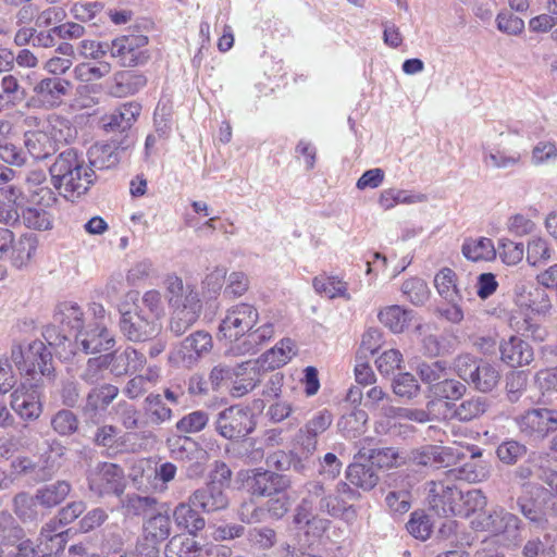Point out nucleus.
Masks as SVG:
<instances>
[{
	"mask_svg": "<svg viewBox=\"0 0 557 557\" xmlns=\"http://www.w3.org/2000/svg\"><path fill=\"white\" fill-rule=\"evenodd\" d=\"M488 407L487 399L481 396L471 397L460 405H455L456 419L459 421H471L482 416Z\"/></svg>",
	"mask_w": 557,
	"mask_h": 557,
	"instance_id": "42",
	"label": "nucleus"
},
{
	"mask_svg": "<svg viewBox=\"0 0 557 557\" xmlns=\"http://www.w3.org/2000/svg\"><path fill=\"white\" fill-rule=\"evenodd\" d=\"M10 359L21 374L33 376L40 373L51 377L54 371L51 352L38 339L30 343L13 342Z\"/></svg>",
	"mask_w": 557,
	"mask_h": 557,
	"instance_id": "3",
	"label": "nucleus"
},
{
	"mask_svg": "<svg viewBox=\"0 0 557 557\" xmlns=\"http://www.w3.org/2000/svg\"><path fill=\"white\" fill-rule=\"evenodd\" d=\"M112 355V369L115 375L126 374L128 372H137L146 364V357L133 347L125 348L120 354Z\"/></svg>",
	"mask_w": 557,
	"mask_h": 557,
	"instance_id": "26",
	"label": "nucleus"
},
{
	"mask_svg": "<svg viewBox=\"0 0 557 557\" xmlns=\"http://www.w3.org/2000/svg\"><path fill=\"white\" fill-rule=\"evenodd\" d=\"M406 527L412 536L422 541L429 539L432 532L430 519L423 512H412Z\"/></svg>",
	"mask_w": 557,
	"mask_h": 557,
	"instance_id": "61",
	"label": "nucleus"
},
{
	"mask_svg": "<svg viewBox=\"0 0 557 557\" xmlns=\"http://www.w3.org/2000/svg\"><path fill=\"white\" fill-rule=\"evenodd\" d=\"M309 508V502L307 499H304L302 503L297 508V512L295 515L294 520L298 524L305 523L308 527V533L310 532V530H314V533L319 535L326 530L329 521L317 517H312L310 519Z\"/></svg>",
	"mask_w": 557,
	"mask_h": 557,
	"instance_id": "56",
	"label": "nucleus"
},
{
	"mask_svg": "<svg viewBox=\"0 0 557 557\" xmlns=\"http://www.w3.org/2000/svg\"><path fill=\"white\" fill-rule=\"evenodd\" d=\"M200 552L196 540L184 535L173 536L164 549L165 557H198Z\"/></svg>",
	"mask_w": 557,
	"mask_h": 557,
	"instance_id": "36",
	"label": "nucleus"
},
{
	"mask_svg": "<svg viewBox=\"0 0 557 557\" xmlns=\"http://www.w3.org/2000/svg\"><path fill=\"white\" fill-rule=\"evenodd\" d=\"M25 536L24 530L8 511H0V548L14 546Z\"/></svg>",
	"mask_w": 557,
	"mask_h": 557,
	"instance_id": "34",
	"label": "nucleus"
},
{
	"mask_svg": "<svg viewBox=\"0 0 557 557\" xmlns=\"http://www.w3.org/2000/svg\"><path fill=\"white\" fill-rule=\"evenodd\" d=\"M367 421L368 413L364 410L355 409L339 420L338 426L348 437H356L363 432Z\"/></svg>",
	"mask_w": 557,
	"mask_h": 557,
	"instance_id": "50",
	"label": "nucleus"
},
{
	"mask_svg": "<svg viewBox=\"0 0 557 557\" xmlns=\"http://www.w3.org/2000/svg\"><path fill=\"white\" fill-rule=\"evenodd\" d=\"M50 182L64 199L72 202L85 196L96 182L92 168H88L83 154L67 148L49 165Z\"/></svg>",
	"mask_w": 557,
	"mask_h": 557,
	"instance_id": "2",
	"label": "nucleus"
},
{
	"mask_svg": "<svg viewBox=\"0 0 557 557\" xmlns=\"http://www.w3.org/2000/svg\"><path fill=\"white\" fill-rule=\"evenodd\" d=\"M89 487L91 491L103 494L120 495L124 491L123 472L114 463L103 462L90 473Z\"/></svg>",
	"mask_w": 557,
	"mask_h": 557,
	"instance_id": "14",
	"label": "nucleus"
},
{
	"mask_svg": "<svg viewBox=\"0 0 557 557\" xmlns=\"http://www.w3.org/2000/svg\"><path fill=\"white\" fill-rule=\"evenodd\" d=\"M37 250V239L34 235H23L16 242L14 240L11 249V260L15 268L26 265Z\"/></svg>",
	"mask_w": 557,
	"mask_h": 557,
	"instance_id": "37",
	"label": "nucleus"
},
{
	"mask_svg": "<svg viewBox=\"0 0 557 557\" xmlns=\"http://www.w3.org/2000/svg\"><path fill=\"white\" fill-rule=\"evenodd\" d=\"M91 440L96 446L107 449H115L124 444L121 431L111 424L98 426Z\"/></svg>",
	"mask_w": 557,
	"mask_h": 557,
	"instance_id": "43",
	"label": "nucleus"
},
{
	"mask_svg": "<svg viewBox=\"0 0 557 557\" xmlns=\"http://www.w3.org/2000/svg\"><path fill=\"white\" fill-rule=\"evenodd\" d=\"M552 249L547 242L541 237L532 238L528 244L527 261L532 267H537L550 259Z\"/></svg>",
	"mask_w": 557,
	"mask_h": 557,
	"instance_id": "53",
	"label": "nucleus"
},
{
	"mask_svg": "<svg viewBox=\"0 0 557 557\" xmlns=\"http://www.w3.org/2000/svg\"><path fill=\"white\" fill-rule=\"evenodd\" d=\"M393 391L397 396L410 399L418 395L420 386L411 373L405 372L394 379Z\"/></svg>",
	"mask_w": 557,
	"mask_h": 557,
	"instance_id": "60",
	"label": "nucleus"
},
{
	"mask_svg": "<svg viewBox=\"0 0 557 557\" xmlns=\"http://www.w3.org/2000/svg\"><path fill=\"white\" fill-rule=\"evenodd\" d=\"M14 512L24 521L34 520L37 517V499L26 493H20L14 497Z\"/></svg>",
	"mask_w": 557,
	"mask_h": 557,
	"instance_id": "63",
	"label": "nucleus"
},
{
	"mask_svg": "<svg viewBox=\"0 0 557 557\" xmlns=\"http://www.w3.org/2000/svg\"><path fill=\"white\" fill-rule=\"evenodd\" d=\"M295 355V343L290 338L282 339L275 347L261 356L259 366L263 369H275L286 364Z\"/></svg>",
	"mask_w": 557,
	"mask_h": 557,
	"instance_id": "28",
	"label": "nucleus"
},
{
	"mask_svg": "<svg viewBox=\"0 0 557 557\" xmlns=\"http://www.w3.org/2000/svg\"><path fill=\"white\" fill-rule=\"evenodd\" d=\"M520 160L519 152L506 153L499 149L490 150L483 156L484 164L493 169H509L519 164Z\"/></svg>",
	"mask_w": 557,
	"mask_h": 557,
	"instance_id": "51",
	"label": "nucleus"
},
{
	"mask_svg": "<svg viewBox=\"0 0 557 557\" xmlns=\"http://www.w3.org/2000/svg\"><path fill=\"white\" fill-rule=\"evenodd\" d=\"M456 280V273L449 268L442 269L434 277V285L446 301H460L462 298Z\"/></svg>",
	"mask_w": 557,
	"mask_h": 557,
	"instance_id": "38",
	"label": "nucleus"
},
{
	"mask_svg": "<svg viewBox=\"0 0 557 557\" xmlns=\"http://www.w3.org/2000/svg\"><path fill=\"white\" fill-rule=\"evenodd\" d=\"M141 112V106L138 102L131 101L121 104L111 113L101 117L102 127L107 132H126L136 122Z\"/></svg>",
	"mask_w": 557,
	"mask_h": 557,
	"instance_id": "17",
	"label": "nucleus"
},
{
	"mask_svg": "<svg viewBox=\"0 0 557 557\" xmlns=\"http://www.w3.org/2000/svg\"><path fill=\"white\" fill-rule=\"evenodd\" d=\"M481 455H471L470 461L462 466L450 468L446 474L449 479L462 480L468 482L481 481L485 478V472L482 468H478L476 458Z\"/></svg>",
	"mask_w": 557,
	"mask_h": 557,
	"instance_id": "44",
	"label": "nucleus"
},
{
	"mask_svg": "<svg viewBox=\"0 0 557 557\" xmlns=\"http://www.w3.org/2000/svg\"><path fill=\"white\" fill-rule=\"evenodd\" d=\"M22 216L24 224L29 228L47 231L52 227L51 214L42 207H28Z\"/></svg>",
	"mask_w": 557,
	"mask_h": 557,
	"instance_id": "46",
	"label": "nucleus"
},
{
	"mask_svg": "<svg viewBox=\"0 0 557 557\" xmlns=\"http://www.w3.org/2000/svg\"><path fill=\"white\" fill-rule=\"evenodd\" d=\"M401 290L414 305H422L429 298V287L426 283L419 277H411L405 281Z\"/></svg>",
	"mask_w": 557,
	"mask_h": 557,
	"instance_id": "55",
	"label": "nucleus"
},
{
	"mask_svg": "<svg viewBox=\"0 0 557 557\" xmlns=\"http://www.w3.org/2000/svg\"><path fill=\"white\" fill-rule=\"evenodd\" d=\"M71 89L72 83L65 78L46 77L34 87L32 101L38 108L55 109L63 103Z\"/></svg>",
	"mask_w": 557,
	"mask_h": 557,
	"instance_id": "9",
	"label": "nucleus"
},
{
	"mask_svg": "<svg viewBox=\"0 0 557 557\" xmlns=\"http://www.w3.org/2000/svg\"><path fill=\"white\" fill-rule=\"evenodd\" d=\"M499 257L509 265L519 263L524 256V246L522 243H515L510 239H500L498 246Z\"/></svg>",
	"mask_w": 557,
	"mask_h": 557,
	"instance_id": "62",
	"label": "nucleus"
},
{
	"mask_svg": "<svg viewBox=\"0 0 557 557\" xmlns=\"http://www.w3.org/2000/svg\"><path fill=\"white\" fill-rule=\"evenodd\" d=\"M112 355L106 354L95 358H89L79 377L87 384H96L104 379V372L111 364Z\"/></svg>",
	"mask_w": 557,
	"mask_h": 557,
	"instance_id": "40",
	"label": "nucleus"
},
{
	"mask_svg": "<svg viewBox=\"0 0 557 557\" xmlns=\"http://www.w3.org/2000/svg\"><path fill=\"white\" fill-rule=\"evenodd\" d=\"M29 154L36 160H46L58 150L55 143L47 132H27L24 140Z\"/></svg>",
	"mask_w": 557,
	"mask_h": 557,
	"instance_id": "25",
	"label": "nucleus"
},
{
	"mask_svg": "<svg viewBox=\"0 0 557 557\" xmlns=\"http://www.w3.org/2000/svg\"><path fill=\"white\" fill-rule=\"evenodd\" d=\"M47 182V175L44 170H30L26 175V184L29 189L37 188L34 194L39 197L38 203L44 207H51L57 202V196L48 186H42Z\"/></svg>",
	"mask_w": 557,
	"mask_h": 557,
	"instance_id": "32",
	"label": "nucleus"
},
{
	"mask_svg": "<svg viewBox=\"0 0 557 557\" xmlns=\"http://www.w3.org/2000/svg\"><path fill=\"white\" fill-rule=\"evenodd\" d=\"M469 384L482 393L493 391L499 383L500 372L495 364L481 360Z\"/></svg>",
	"mask_w": 557,
	"mask_h": 557,
	"instance_id": "30",
	"label": "nucleus"
},
{
	"mask_svg": "<svg viewBox=\"0 0 557 557\" xmlns=\"http://www.w3.org/2000/svg\"><path fill=\"white\" fill-rule=\"evenodd\" d=\"M121 150L122 149H120L119 147H113L112 145L109 144H95L88 149L87 166L92 168L95 174L96 170H106L114 168L120 161Z\"/></svg>",
	"mask_w": 557,
	"mask_h": 557,
	"instance_id": "24",
	"label": "nucleus"
},
{
	"mask_svg": "<svg viewBox=\"0 0 557 557\" xmlns=\"http://www.w3.org/2000/svg\"><path fill=\"white\" fill-rule=\"evenodd\" d=\"M114 344V337L101 323H97L95 327L89 325L86 330L83 329L75 335L76 347L85 354L107 351L110 350Z\"/></svg>",
	"mask_w": 557,
	"mask_h": 557,
	"instance_id": "15",
	"label": "nucleus"
},
{
	"mask_svg": "<svg viewBox=\"0 0 557 557\" xmlns=\"http://www.w3.org/2000/svg\"><path fill=\"white\" fill-rule=\"evenodd\" d=\"M70 492L71 485L69 482L58 481L37 490L36 499L41 506L51 508L63 502Z\"/></svg>",
	"mask_w": 557,
	"mask_h": 557,
	"instance_id": "33",
	"label": "nucleus"
},
{
	"mask_svg": "<svg viewBox=\"0 0 557 557\" xmlns=\"http://www.w3.org/2000/svg\"><path fill=\"white\" fill-rule=\"evenodd\" d=\"M201 311L186 310V309H173L170 331L176 336L183 335L188 329H190L198 318Z\"/></svg>",
	"mask_w": 557,
	"mask_h": 557,
	"instance_id": "48",
	"label": "nucleus"
},
{
	"mask_svg": "<svg viewBox=\"0 0 557 557\" xmlns=\"http://www.w3.org/2000/svg\"><path fill=\"white\" fill-rule=\"evenodd\" d=\"M114 412L119 422L127 430H134L139 426L140 413L136 407L127 401H120L114 406Z\"/></svg>",
	"mask_w": 557,
	"mask_h": 557,
	"instance_id": "59",
	"label": "nucleus"
},
{
	"mask_svg": "<svg viewBox=\"0 0 557 557\" xmlns=\"http://www.w3.org/2000/svg\"><path fill=\"white\" fill-rule=\"evenodd\" d=\"M246 486L252 496L272 497L288 490L289 480L272 471L251 470L246 478Z\"/></svg>",
	"mask_w": 557,
	"mask_h": 557,
	"instance_id": "13",
	"label": "nucleus"
},
{
	"mask_svg": "<svg viewBox=\"0 0 557 557\" xmlns=\"http://www.w3.org/2000/svg\"><path fill=\"white\" fill-rule=\"evenodd\" d=\"M312 285L318 294L324 295L330 299H351V296L348 293L347 282L343 281L338 276L321 274L313 278Z\"/></svg>",
	"mask_w": 557,
	"mask_h": 557,
	"instance_id": "27",
	"label": "nucleus"
},
{
	"mask_svg": "<svg viewBox=\"0 0 557 557\" xmlns=\"http://www.w3.org/2000/svg\"><path fill=\"white\" fill-rule=\"evenodd\" d=\"M520 432L534 440L543 438L557 430V411L546 408L532 409L517 419Z\"/></svg>",
	"mask_w": 557,
	"mask_h": 557,
	"instance_id": "12",
	"label": "nucleus"
},
{
	"mask_svg": "<svg viewBox=\"0 0 557 557\" xmlns=\"http://www.w3.org/2000/svg\"><path fill=\"white\" fill-rule=\"evenodd\" d=\"M147 42V37L143 35L121 36L110 42V54L119 59L122 66H137L147 61V55L141 50Z\"/></svg>",
	"mask_w": 557,
	"mask_h": 557,
	"instance_id": "10",
	"label": "nucleus"
},
{
	"mask_svg": "<svg viewBox=\"0 0 557 557\" xmlns=\"http://www.w3.org/2000/svg\"><path fill=\"white\" fill-rule=\"evenodd\" d=\"M429 504L437 515L456 516L463 513V493L451 485L432 481L428 484Z\"/></svg>",
	"mask_w": 557,
	"mask_h": 557,
	"instance_id": "7",
	"label": "nucleus"
},
{
	"mask_svg": "<svg viewBox=\"0 0 557 557\" xmlns=\"http://www.w3.org/2000/svg\"><path fill=\"white\" fill-rule=\"evenodd\" d=\"M212 346V336L208 332L196 331L183 339L171 352L170 360L190 368L209 354Z\"/></svg>",
	"mask_w": 557,
	"mask_h": 557,
	"instance_id": "8",
	"label": "nucleus"
},
{
	"mask_svg": "<svg viewBox=\"0 0 557 557\" xmlns=\"http://www.w3.org/2000/svg\"><path fill=\"white\" fill-rule=\"evenodd\" d=\"M498 349L502 361L512 368L528 366L534 358L533 348L518 336H510L499 344Z\"/></svg>",
	"mask_w": 557,
	"mask_h": 557,
	"instance_id": "19",
	"label": "nucleus"
},
{
	"mask_svg": "<svg viewBox=\"0 0 557 557\" xmlns=\"http://www.w3.org/2000/svg\"><path fill=\"white\" fill-rule=\"evenodd\" d=\"M164 285L166 298L172 309L201 311L202 302L195 286L185 285L183 280L175 274L168 275Z\"/></svg>",
	"mask_w": 557,
	"mask_h": 557,
	"instance_id": "11",
	"label": "nucleus"
},
{
	"mask_svg": "<svg viewBox=\"0 0 557 557\" xmlns=\"http://www.w3.org/2000/svg\"><path fill=\"white\" fill-rule=\"evenodd\" d=\"M467 387L463 383L454 380L444 377L440 382L433 384L431 387V392L435 397L441 399H459L465 395Z\"/></svg>",
	"mask_w": 557,
	"mask_h": 557,
	"instance_id": "49",
	"label": "nucleus"
},
{
	"mask_svg": "<svg viewBox=\"0 0 557 557\" xmlns=\"http://www.w3.org/2000/svg\"><path fill=\"white\" fill-rule=\"evenodd\" d=\"M53 319L69 333H78L83 330L85 320L83 309L72 301H63L55 308Z\"/></svg>",
	"mask_w": 557,
	"mask_h": 557,
	"instance_id": "22",
	"label": "nucleus"
},
{
	"mask_svg": "<svg viewBox=\"0 0 557 557\" xmlns=\"http://www.w3.org/2000/svg\"><path fill=\"white\" fill-rule=\"evenodd\" d=\"M518 518L504 510L494 511L486 519V528L493 534L505 532L508 528H517Z\"/></svg>",
	"mask_w": 557,
	"mask_h": 557,
	"instance_id": "57",
	"label": "nucleus"
},
{
	"mask_svg": "<svg viewBox=\"0 0 557 557\" xmlns=\"http://www.w3.org/2000/svg\"><path fill=\"white\" fill-rule=\"evenodd\" d=\"M0 92L11 107L25 97V90L21 87L17 78L11 74L2 77Z\"/></svg>",
	"mask_w": 557,
	"mask_h": 557,
	"instance_id": "64",
	"label": "nucleus"
},
{
	"mask_svg": "<svg viewBox=\"0 0 557 557\" xmlns=\"http://www.w3.org/2000/svg\"><path fill=\"white\" fill-rule=\"evenodd\" d=\"M173 518L177 527L187 530L190 534L197 533L206 525L205 519L193 509L190 503L176 506Z\"/></svg>",
	"mask_w": 557,
	"mask_h": 557,
	"instance_id": "35",
	"label": "nucleus"
},
{
	"mask_svg": "<svg viewBox=\"0 0 557 557\" xmlns=\"http://www.w3.org/2000/svg\"><path fill=\"white\" fill-rule=\"evenodd\" d=\"M259 361H247L237 367L240 375H236L233 382L231 394L234 397H242L252 391L260 382Z\"/></svg>",
	"mask_w": 557,
	"mask_h": 557,
	"instance_id": "23",
	"label": "nucleus"
},
{
	"mask_svg": "<svg viewBox=\"0 0 557 557\" xmlns=\"http://www.w3.org/2000/svg\"><path fill=\"white\" fill-rule=\"evenodd\" d=\"M119 387L113 384H102L92 388L83 407V413L88 421L96 423V419L102 411H106L109 405L117 397Z\"/></svg>",
	"mask_w": 557,
	"mask_h": 557,
	"instance_id": "16",
	"label": "nucleus"
},
{
	"mask_svg": "<svg viewBox=\"0 0 557 557\" xmlns=\"http://www.w3.org/2000/svg\"><path fill=\"white\" fill-rule=\"evenodd\" d=\"M269 500L265 504V513L274 519H281L289 509L295 498L289 495L288 490L282 491L278 494H274L272 497H268Z\"/></svg>",
	"mask_w": 557,
	"mask_h": 557,
	"instance_id": "54",
	"label": "nucleus"
},
{
	"mask_svg": "<svg viewBox=\"0 0 557 557\" xmlns=\"http://www.w3.org/2000/svg\"><path fill=\"white\" fill-rule=\"evenodd\" d=\"M374 457L375 455H359V460L348 467L347 478L351 484L363 490H371L377 484L379 475L377 468L374 467Z\"/></svg>",
	"mask_w": 557,
	"mask_h": 557,
	"instance_id": "20",
	"label": "nucleus"
},
{
	"mask_svg": "<svg viewBox=\"0 0 557 557\" xmlns=\"http://www.w3.org/2000/svg\"><path fill=\"white\" fill-rule=\"evenodd\" d=\"M256 426L253 416L248 408L231 406L218 416L216 430L223 437L237 441L251 433Z\"/></svg>",
	"mask_w": 557,
	"mask_h": 557,
	"instance_id": "5",
	"label": "nucleus"
},
{
	"mask_svg": "<svg viewBox=\"0 0 557 557\" xmlns=\"http://www.w3.org/2000/svg\"><path fill=\"white\" fill-rule=\"evenodd\" d=\"M147 83L146 77L135 71H122L114 75L111 94L115 97H126L139 91Z\"/></svg>",
	"mask_w": 557,
	"mask_h": 557,
	"instance_id": "29",
	"label": "nucleus"
},
{
	"mask_svg": "<svg viewBox=\"0 0 557 557\" xmlns=\"http://www.w3.org/2000/svg\"><path fill=\"white\" fill-rule=\"evenodd\" d=\"M461 251L465 258L473 262L488 261L494 259L496 256V249L492 239L486 237L466 239Z\"/></svg>",
	"mask_w": 557,
	"mask_h": 557,
	"instance_id": "31",
	"label": "nucleus"
},
{
	"mask_svg": "<svg viewBox=\"0 0 557 557\" xmlns=\"http://www.w3.org/2000/svg\"><path fill=\"white\" fill-rule=\"evenodd\" d=\"M379 320L394 333H401L411 319V311L399 306H389L381 310Z\"/></svg>",
	"mask_w": 557,
	"mask_h": 557,
	"instance_id": "39",
	"label": "nucleus"
},
{
	"mask_svg": "<svg viewBox=\"0 0 557 557\" xmlns=\"http://www.w3.org/2000/svg\"><path fill=\"white\" fill-rule=\"evenodd\" d=\"M259 312L252 305L240 302L228 308L221 320L219 332L234 341L230 350L234 356L253 355L274 335V327L265 323L256 330Z\"/></svg>",
	"mask_w": 557,
	"mask_h": 557,
	"instance_id": "1",
	"label": "nucleus"
},
{
	"mask_svg": "<svg viewBox=\"0 0 557 557\" xmlns=\"http://www.w3.org/2000/svg\"><path fill=\"white\" fill-rule=\"evenodd\" d=\"M11 398L12 409L23 419H36L39 417L41 405L35 389H29L22 384L12 393Z\"/></svg>",
	"mask_w": 557,
	"mask_h": 557,
	"instance_id": "21",
	"label": "nucleus"
},
{
	"mask_svg": "<svg viewBox=\"0 0 557 557\" xmlns=\"http://www.w3.org/2000/svg\"><path fill=\"white\" fill-rule=\"evenodd\" d=\"M230 478L231 470L225 465H218L212 481L189 497L190 505L208 513L225 509L228 506V497L223 486Z\"/></svg>",
	"mask_w": 557,
	"mask_h": 557,
	"instance_id": "4",
	"label": "nucleus"
},
{
	"mask_svg": "<svg viewBox=\"0 0 557 557\" xmlns=\"http://www.w3.org/2000/svg\"><path fill=\"white\" fill-rule=\"evenodd\" d=\"M51 425L57 433L70 435L78 429V418L73 411L62 409L53 416Z\"/></svg>",
	"mask_w": 557,
	"mask_h": 557,
	"instance_id": "58",
	"label": "nucleus"
},
{
	"mask_svg": "<svg viewBox=\"0 0 557 557\" xmlns=\"http://www.w3.org/2000/svg\"><path fill=\"white\" fill-rule=\"evenodd\" d=\"M48 123L49 135L55 144L70 143L75 138L76 129L66 117L53 113L49 115Z\"/></svg>",
	"mask_w": 557,
	"mask_h": 557,
	"instance_id": "41",
	"label": "nucleus"
},
{
	"mask_svg": "<svg viewBox=\"0 0 557 557\" xmlns=\"http://www.w3.org/2000/svg\"><path fill=\"white\" fill-rule=\"evenodd\" d=\"M417 372L421 381L433 386L448 375V368L445 361L436 360L432 362H422L418 366Z\"/></svg>",
	"mask_w": 557,
	"mask_h": 557,
	"instance_id": "47",
	"label": "nucleus"
},
{
	"mask_svg": "<svg viewBox=\"0 0 557 557\" xmlns=\"http://www.w3.org/2000/svg\"><path fill=\"white\" fill-rule=\"evenodd\" d=\"M111 72L108 62L79 63L74 67V77L84 83H91L107 76Z\"/></svg>",
	"mask_w": 557,
	"mask_h": 557,
	"instance_id": "45",
	"label": "nucleus"
},
{
	"mask_svg": "<svg viewBox=\"0 0 557 557\" xmlns=\"http://www.w3.org/2000/svg\"><path fill=\"white\" fill-rule=\"evenodd\" d=\"M120 329L127 339L145 342L159 333L160 324L152 313L132 308L121 313Z\"/></svg>",
	"mask_w": 557,
	"mask_h": 557,
	"instance_id": "6",
	"label": "nucleus"
},
{
	"mask_svg": "<svg viewBox=\"0 0 557 557\" xmlns=\"http://www.w3.org/2000/svg\"><path fill=\"white\" fill-rule=\"evenodd\" d=\"M22 456L17 461H13V466L18 473H30L38 481H46L52 476L58 470L59 463L51 455H32Z\"/></svg>",
	"mask_w": 557,
	"mask_h": 557,
	"instance_id": "18",
	"label": "nucleus"
},
{
	"mask_svg": "<svg viewBox=\"0 0 557 557\" xmlns=\"http://www.w3.org/2000/svg\"><path fill=\"white\" fill-rule=\"evenodd\" d=\"M145 531L147 536L154 539V541H163L171 533V521L168 513H157L149 518L145 523Z\"/></svg>",
	"mask_w": 557,
	"mask_h": 557,
	"instance_id": "52",
	"label": "nucleus"
}]
</instances>
